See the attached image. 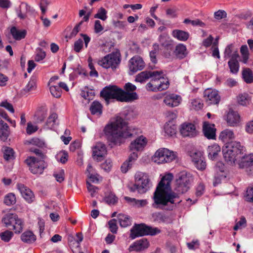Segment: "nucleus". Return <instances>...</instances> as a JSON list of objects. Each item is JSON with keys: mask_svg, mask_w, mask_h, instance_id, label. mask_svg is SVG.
Returning a JSON list of instances; mask_svg holds the SVG:
<instances>
[{"mask_svg": "<svg viewBox=\"0 0 253 253\" xmlns=\"http://www.w3.org/2000/svg\"><path fill=\"white\" fill-rule=\"evenodd\" d=\"M204 97L206 102L209 104H217L220 100L218 91L215 89L208 88L204 92Z\"/></svg>", "mask_w": 253, "mask_h": 253, "instance_id": "ddd939ff", "label": "nucleus"}, {"mask_svg": "<svg viewBox=\"0 0 253 253\" xmlns=\"http://www.w3.org/2000/svg\"><path fill=\"white\" fill-rule=\"evenodd\" d=\"M107 10L104 7H101L98 9L97 13L94 15V17L105 21L107 18Z\"/></svg>", "mask_w": 253, "mask_h": 253, "instance_id": "c03bdc74", "label": "nucleus"}, {"mask_svg": "<svg viewBox=\"0 0 253 253\" xmlns=\"http://www.w3.org/2000/svg\"><path fill=\"white\" fill-rule=\"evenodd\" d=\"M21 240L27 244H32L36 240V236L31 231H26L21 235Z\"/></svg>", "mask_w": 253, "mask_h": 253, "instance_id": "c756f323", "label": "nucleus"}, {"mask_svg": "<svg viewBox=\"0 0 253 253\" xmlns=\"http://www.w3.org/2000/svg\"><path fill=\"white\" fill-rule=\"evenodd\" d=\"M203 107V103L200 99H194L191 100V109L199 110Z\"/></svg>", "mask_w": 253, "mask_h": 253, "instance_id": "de8ad7c7", "label": "nucleus"}, {"mask_svg": "<svg viewBox=\"0 0 253 253\" xmlns=\"http://www.w3.org/2000/svg\"><path fill=\"white\" fill-rule=\"evenodd\" d=\"M238 164L240 169H246L248 174H252V171L253 170V154L243 156Z\"/></svg>", "mask_w": 253, "mask_h": 253, "instance_id": "2eb2a0df", "label": "nucleus"}, {"mask_svg": "<svg viewBox=\"0 0 253 253\" xmlns=\"http://www.w3.org/2000/svg\"><path fill=\"white\" fill-rule=\"evenodd\" d=\"M172 36L180 41H186L189 37V34L188 32L180 30H174L172 32Z\"/></svg>", "mask_w": 253, "mask_h": 253, "instance_id": "7c9ffc66", "label": "nucleus"}, {"mask_svg": "<svg viewBox=\"0 0 253 253\" xmlns=\"http://www.w3.org/2000/svg\"><path fill=\"white\" fill-rule=\"evenodd\" d=\"M145 66V63L142 57L139 56L132 57L128 62V67L131 74L138 71L143 70Z\"/></svg>", "mask_w": 253, "mask_h": 253, "instance_id": "9b49d317", "label": "nucleus"}, {"mask_svg": "<svg viewBox=\"0 0 253 253\" xmlns=\"http://www.w3.org/2000/svg\"><path fill=\"white\" fill-rule=\"evenodd\" d=\"M220 150V146L217 144H213L211 146H209L208 152L209 159L211 160H216Z\"/></svg>", "mask_w": 253, "mask_h": 253, "instance_id": "a878e982", "label": "nucleus"}, {"mask_svg": "<svg viewBox=\"0 0 253 253\" xmlns=\"http://www.w3.org/2000/svg\"><path fill=\"white\" fill-rule=\"evenodd\" d=\"M50 91L53 96L56 98L60 97L62 93V90L60 87L57 85H53L50 87Z\"/></svg>", "mask_w": 253, "mask_h": 253, "instance_id": "8fccbe9b", "label": "nucleus"}, {"mask_svg": "<svg viewBox=\"0 0 253 253\" xmlns=\"http://www.w3.org/2000/svg\"><path fill=\"white\" fill-rule=\"evenodd\" d=\"M225 120L229 126H234L240 123V116L237 112L230 109L225 115Z\"/></svg>", "mask_w": 253, "mask_h": 253, "instance_id": "a211bd4d", "label": "nucleus"}, {"mask_svg": "<svg viewBox=\"0 0 253 253\" xmlns=\"http://www.w3.org/2000/svg\"><path fill=\"white\" fill-rule=\"evenodd\" d=\"M16 200L15 195L12 193H9L4 197L3 202L8 206L14 205L16 203Z\"/></svg>", "mask_w": 253, "mask_h": 253, "instance_id": "a19ab883", "label": "nucleus"}, {"mask_svg": "<svg viewBox=\"0 0 253 253\" xmlns=\"http://www.w3.org/2000/svg\"><path fill=\"white\" fill-rule=\"evenodd\" d=\"M13 236V232L9 230H6L0 234L1 239L5 242H9Z\"/></svg>", "mask_w": 253, "mask_h": 253, "instance_id": "3c124183", "label": "nucleus"}, {"mask_svg": "<svg viewBox=\"0 0 253 253\" xmlns=\"http://www.w3.org/2000/svg\"><path fill=\"white\" fill-rule=\"evenodd\" d=\"M31 10V6L26 2H22L16 12L18 17L21 19H24L27 17V13Z\"/></svg>", "mask_w": 253, "mask_h": 253, "instance_id": "5701e85b", "label": "nucleus"}, {"mask_svg": "<svg viewBox=\"0 0 253 253\" xmlns=\"http://www.w3.org/2000/svg\"><path fill=\"white\" fill-rule=\"evenodd\" d=\"M3 157L5 160L8 161L14 159V151L10 147H4L3 148Z\"/></svg>", "mask_w": 253, "mask_h": 253, "instance_id": "37998d69", "label": "nucleus"}, {"mask_svg": "<svg viewBox=\"0 0 253 253\" xmlns=\"http://www.w3.org/2000/svg\"><path fill=\"white\" fill-rule=\"evenodd\" d=\"M0 107H2L5 108L6 110H7L11 113H13L14 112V110L12 105L10 103L8 102L6 100L2 101L0 103Z\"/></svg>", "mask_w": 253, "mask_h": 253, "instance_id": "0e129e2a", "label": "nucleus"}, {"mask_svg": "<svg viewBox=\"0 0 253 253\" xmlns=\"http://www.w3.org/2000/svg\"><path fill=\"white\" fill-rule=\"evenodd\" d=\"M30 151L34 153L38 156V158H36L39 160H44L46 158V156L40 149L37 148H31Z\"/></svg>", "mask_w": 253, "mask_h": 253, "instance_id": "680f3d73", "label": "nucleus"}, {"mask_svg": "<svg viewBox=\"0 0 253 253\" xmlns=\"http://www.w3.org/2000/svg\"><path fill=\"white\" fill-rule=\"evenodd\" d=\"M118 198L113 194L110 193L105 198V201L107 204L114 205L118 202Z\"/></svg>", "mask_w": 253, "mask_h": 253, "instance_id": "864d4df0", "label": "nucleus"}, {"mask_svg": "<svg viewBox=\"0 0 253 253\" xmlns=\"http://www.w3.org/2000/svg\"><path fill=\"white\" fill-rule=\"evenodd\" d=\"M187 246L189 250H195L197 249H199L200 247V243L199 241L197 240H194L191 242L187 243Z\"/></svg>", "mask_w": 253, "mask_h": 253, "instance_id": "774afa93", "label": "nucleus"}, {"mask_svg": "<svg viewBox=\"0 0 253 253\" xmlns=\"http://www.w3.org/2000/svg\"><path fill=\"white\" fill-rule=\"evenodd\" d=\"M36 88V82L34 80H31L27 84L24 90L26 92H30L34 90Z\"/></svg>", "mask_w": 253, "mask_h": 253, "instance_id": "338daca9", "label": "nucleus"}, {"mask_svg": "<svg viewBox=\"0 0 253 253\" xmlns=\"http://www.w3.org/2000/svg\"><path fill=\"white\" fill-rule=\"evenodd\" d=\"M181 100V98L179 95L170 94L165 97L164 102L167 106L174 107L179 105Z\"/></svg>", "mask_w": 253, "mask_h": 253, "instance_id": "4be33fe9", "label": "nucleus"}, {"mask_svg": "<svg viewBox=\"0 0 253 253\" xmlns=\"http://www.w3.org/2000/svg\"><path fill=\"white\" fill-rule=\"evenodd\" d=\"M106 152L107 150L105 144L101 142H98L93 148L92 157L97 161H101L106 154Z\"/></svg>", "mask_w": 253, "mask_h": 253, "instance_id": "f3484780", "label": "nucleus"}, {"mask_svg": "<svg viewBox=\"0 0 253 253\" xmlns=\"http://www.w3.org/2000/svg\"><path fill=\"white\" fill-rule=\"evenodd\" d=\"M113 26L117 28H118L119 29L121 30H124L126 25L127 23L126 21H115L113 20L112 22Z\"/></svg>", "mask_w": 253, "mask_h": 253, "instance_id": "bf43d9fd", "label": "nucleus"}, {"mask_svg": "<svg viewBox=\"0 0 253 253\" xmlns=\"http://www.w3.org/2000/svg\"><path fill=\"white\" fill-rule=\"evenodd\" d=\"M104 132L108 141L114 144H120L122 138L130 137L133 134L127 123L121 117L106 125Z\"/></svg>", "mask_w": 253, "mask_h": 253, "instance_id": "f03ea898", "label": "nucleus"}, {"mask_svg": "<svg viewBox=\"0 0 253 253\" xmlns=\"http://www.w3.org/2000/svg\"><path fill=\"white\" fill-rule=\"evenodd\" d=\"M27 32L25 30H19L15 26L12 27L10 29V34L13 38L16 41H20L24 39Z\"/></svg>", "mask_w": 253, "mask_h": 253, "instance_id": "cd10ccee", "label": "nucleus"}, {"mask_svg": "<svg viewBox=\"0 0 253 253\" xmlns=\"http://www.w3.org/2000/svg\"><path fill=\"white\" fill-rule=\"evenodd\" d=\"M46 56L45 52L41 48H38L35 57V60L37 62H40L43 60Z\"/></svg>", "mask_w": 253, "mask_h": 253, "instance_id": "603ef678", "label": "nucleus"}, {"mask_svg": "<svg viewBox=\"0 0 253 253\" xmlns=\"http://www.w3.org/2000/svg\"><path fill=\"white\" fill-rule=\"evenodd\" d=\"M120 62V58L117 53H112L104 56L98 62V64L104 68L115 69Z\"/></svg>", "mask_w": 253, "mask_h": 253, "instance_id": "1a4fd4ad", "label": "nucleus"}, {"mask_svg": "<svg viewBox=\"0 0 253 253\" xmlns=\"http://www.w3.org/2000/svg\"><path fill=\"white\" fill-rule=\"evenodd\" d=\"M240 53L242 55V59L240 61L244 64H247L249 58V52L247 45H243L240 48Z\"/></svg>", "mask_w": 253, "mask_h": 253, "instance_id": "e433bc0d", "label": "nucleus"}, {"mask_svg": "<svg viewBox=\"0 0 253 253\" xmlns=\"http://www.w3.org/2000/svg\"><path fill=\"white\" fill-rule=\"evenodd\" d=\"M221 162H218L216 163L214 167V170L215 173L214 177V180L213 185L214 187L216 186L218 184H220L221 181L220 172H221Z\"/></svg>", "mask_w": 253, "mask_h": 253, "instance_id": "2f4dec72", "label": "nucleus"}, {"mask_svg": "<svg viewBox=\"0 0 253 253\" xmlns=\"http://www.w3.org/2000/svg\"><path fill=\"white\" fill-rule=\"evenodd\" d=\"M90 111L92 115L100 116L102 113V105L97 101H94L91 104Z\"/></svg>", "mask_w": 253, "mask_h": 253, "instance_id": "473e14b6", "label": "nucleus"}, {"mask_svg": "<svg viewBox=\"0 0 253 253\" xmlns=\"http://www.w3.org/2000/svg\"><path fill=\"white\" fill-rule=\"evenodd\" d=\"M100 96L104 99L107 104L111 99H116L121 102H130L138 98L136 92H125L116 85H109L105 87L101 91Z\"/></svg>", "mask_w": 253, "mask_h": 253, "instance_id": "7ed1b4c3", "label": "nucleus"}, {"mask_svg": "<svg viewBox=\"0 0 253 253\" xmlns=\"http://www.w3.org/2000/svg\"><path fill=\"white\" fill-rule=\"evenodd\" d=\"M246 201L253 202V187L248 188L245 195Z\"/></svg>", "mask_w": 253, "mask_h": 253, "instance_id": "13d9d810", "label": "nucleus"}, {"mask_svg": "<svg viewBox=\"0 0 253 253\" xmlns=\"http://www.w3.org/2000/svg\"><path fill=\"white\" fill-rule=\"evenodd\" d=\"M246 219L245 217L242 216L240 218V220L237 221L236 225L234 227V229L235 230H237L239 229H242L246 226Z\"/></svg>", "mask_w": 253, "mask_h": 253, "instance_id": "5fc2aeb1", "label": "nucleus"}, {"mask_svg": "<svg viewBox=\"0 0 253 253\" xmlns=\"http://www.w3.org/2000/svg\"><path fill=\"white\" fill-rule=\"evenodd\" d=\"M135 181L139 187V193H146L151 187V183L148 176L139 173L135 175Z\"/></svg>", "mask_w": 253, "mask_h": 253, "instance_id": "9d476101", "label": "nucleus"}, {"mask_svg": "<svg viewBox=\"0 0 253 253\" xmlns=\"http://www.w3.org/2000/svg\"><path fill=\"white\" fill-rule=\"evenodd\" d=\"M230 72L233 74H237L239 70V63L237 60L234 58L230 59L228 62Z\"/></svg>", "mask_w": 253, "mask_h": 253, "instance_id": "f704fd0d", "label": "nucleus"}, {"mask_svg": "<svg viewBox=\"0 0 253 253\" xmlns=\"http://www.w3.org/2000/svg\"><path fill=\"white\" fill-rule=\"evenodd\" d=\"M129 238L134 239L136 238L145 235H155L160 232V230L157 228H153L147 226L144 223L135 224L130 229Z\"/></svg>", "mask_w": 253, "mask_h": 253, "instance_id": "39448f33", "label": "nucleus"}, {"mask_svg": "<svg viewBox=\"0 0 253 253\" xmlns=\"http://www.w3.org/2000/svg\"><path fill=\"white\" fill-rule=\"evenodd\" d=\"M18 216L15 214L8 213L4 215L2 218V222L4 224L5 226L9 228L16 221Z\"/></svg>", "mask_w": 253, "mask_h": 253, "instance_id": "bb28decb", "label": "nucleus"}, {"mask_svg": "<svg viewBox=\"0 0 253 253\" xmlns=\"http://www.w3.org/2000/svg\"><path fill=\"white\" fill-rule=\"evenodd\" d=\"M173 54L179 59L184 58L187 55L186 46L181 43L178 44L176 46Z\"/></svg>", "mask_w": 253, "mask_h": 253, "instance_id": "b1692460", "label": "nucleus"}, {"mask_svg": "<svg viewBox=\"0 0 253 253\" xmlns=\"http://www.w3.org/2000/svg\"><path fill=\"white\" fill-rule=\"evenodd\" d=\"M17 187L26 202L30 204L34 201L35 196L30 189L22 183L17 184Z\"/></svg>", "mask_w": 253, "mask_h": 253, "instance_id": "dca6fc26", "label": "nucleus"}, {"mask_svg": "<svg viewBox=\"0 0 253 253\" xmlns=\"http://www.w3.org/2000/svg\"><path fill=\"white\" fill-rule=\"evenodd\" d=\"M23 221L18 217L11 229L13 230L15 233H20L23 230Z\"/></svg>", "mask_w": 253, "mask_h": 253, "instance_id": "79ce46f5", "label": "nucleus"}, {"mask_svg": "<svg viewBox=\"0 0 253 253\" xmlns=\"http://www.w3.org/2000/svg\"><path fill=\"white\" fill-rule=\"evenodd\" d=\"M203 131L205 136L209 139H215L216 128L214 124L205 122L203 126Z\"/></svg>", "mask_w": 253, "mask_h": 253, "instance_id": "6ab92c4d", "label": "nucleus"}, {"mask_svg": "<svg viewBox=\"0 0 253 253\" xmlns=\"http://www.w3.org/2000/svg\"><path fill=\"white\" fill-rule=\"evenodd\" d=\"M149 246V242L146 239L143 238L137 240L131 244L128 248L129 252L132 251L140 252L147 248Z\"/></svg>", "mask_w": 253, "mask_h": 253, "instance_id": "aec40b11", "label": "nucleus"}, {"mask_svg": "<svg viewBox=\"0 0 253 253\" xmlns=\"http://www.w3.org/2000/svg\"><path fill=\"white\" fill-rule=\"evenodd\" d=\"M171 174L163 177L154 193V203L152 206L156 209H164L169 203L174 204L175 199L179 194L187 192L190 188L193 177L190 174L185 171L181 172L175 181V187L172 191L170 184L172 179Z\"/></svg>", "mask_w": 253, "mask_h": 253, "instance_id": "f257e3e1", "label": "nucleus"}, {"mask_svg": "<svg viewBox=\"0 0 253 253\" xmlns=\"http://www.w3.org/2000/svg\"><path fill=\"white\" fill-rule=\"evenodd\" d=\"M234 45L231 43L228 45L224 50V58H230L232 55V53L234 50Z\"/></svg>", "mask_w": 253, "mask_h": 253, "instance_id": "4d7b16f0", "label": "nucleus"}, {"mask_svg": "<svg viewBox=\"0 0 253 253\" xmlns=\"http://www.w3.org/2000/svg\"><path fill=\"white\" fill-rule=\"evenodd\" d=\"M245 151V148L239 142L234 141L226 143L222 147V155L225 161L229 165L235 163V161Z\"/></svg>", "mask_w": 253, "mask_h": 253, "instance_id": "20e7f679", "label": "nucleus"}, {"mask_svg": "<svg viewBox=\"0 0 253 253\" xmlns=\"http://www.w3.org/2000/svg\"><path fill=\"white\" fill-rule=\"evenodd\" d=\"M8 126L3 121L0 119V139L1 140H6L9 134Z\"/></svg>", "mask_w": 253, "mask_h": 253, "instance_id": "c85d7f7f", "label": "nucleus"}, {"mask_svg": "<svg viewBox=\"0 0 253 253\" xmlns=\"http://www.w3.org/2000/svg\"><path fill=\"white\" fill-rule=\"evenodd\" d=\"M165 133L169 136H172L176 132V126L170 123H167L164 126Z\"/></svg>", "mask_w": 253, "mask_h": 253, "instance_id": "4c0bfd02", "label": "nucleus"}, {"mask_svg": "<svg viewBox=\"0 0 253 253\" xmlns=\"http://www.w3.org/2000/svg\"><path fill=\"white\" fill-rule=\"evenodd\" d=\"M219 39V37H217L216 38L215 41L213 42L212 43V55L213 57H216L218 58H220L219 50L217 46Z\"/></svg>", "mask_w": 253, "mask_h": 253, "instance_id": "09e8293b", "label": "nucleus"}, {"mask_svg": "<svg viewBox=\"0 0 253 253\" xmlns=\"http://www.w3.org/2000/svg\"><path fill=\"white\" fill-rule=\"evenodd\" d=\"M138 157L137 153L133 152L129 156L128 160L124 162L122 166L121 169L123 172L126 173L127 172L128 169L131 168L132 165V162L136 160Z\"/></svg>", "mask_w": 253, "mask_h": 253, "instance_id": "393cba45", "label": "nucleus"}, {"mask_svg": "<svg viewBox=\"0 0 253 253\" xmlns=\"http://www.w3.org/2000/svg\"><path fill=\"white\" fill-rule=\"evenodd\" d=\"M163 72L160 71H147L140 72L135 77V81L137 82L143 83L149 78H155V79H160L162 77Z\"/></svg>", "mask_w": 253, "mask_h": 253, "instance_id": "f8f14e48", "label": "nucleus"}, {"mask_svg": "<svg viewBox=\"0 0 253 253\" xmlns=\"http://www.w3.org/2000/svg\"><path fill=\"white\" fill-rule=\"evenodd\" d=\"M190 156L192 158V160L194 164H195L196 162H198L199 161L201 160L203 158L202 157L201 153L199 151L191 152Z\"/></svg>", "mask_w": 253, "mask_h": 253, "instance_id": "6e6d98bb", "label": "nucleus"}, {"mask_svg": "<svg viewBox=\"0 0 253 253\" xmlns=\"http://www.w3.org/2000/svg\"><path fill=\"white\" fill-rule=\"evenodd\" d=\"M146 144L147 140L146 138L141 135L130 143L129 146L130 150L136 151H141L144 149Z\"/></svg>", "mask_w": 253, "mask_h": 253, "instance_id": "412c9836", "label": "nucleus"}, {"mask_svg": "<svg viewBox=\"0 0 253 253\" xmlns=\"http://www.w3.org/2000/svg\"><path fill=\"white\" fill-rule=\"evenodd\" d=\"M234 135L233 132L228 129H226L222 131V139H231L234 138Z\"/></svg>", "mask_w": 253, "mask_h": 253, "instance_id": "e2e57ef3", "label": "nucleus"}, {"mask_svg": "<svg viewBox=\"0 0 253 253\" xmlns=\"http://www.w3.org/2000/svg\"><path fill=\"white\" fill-rule=\"evenodd\" d=\"M238 103L242 106H247L249 104L250 98L247 93L240 94L237 96Z\"/></svg>", "mask_w": 253, "mask_h": 253, "instance_id": "58836bf2", "label": "nucleus"}, {"mask_svg": "<svg viewBox=\"0 0 253 253\" xmlns=\"http://www.w3.org/2000/svg\"><path fill=\"white\" fill-rule=\"evenodd\" d=\"M159 50V45L154 44L153 45V50L150 52V57L151 61L153 64H156L157 62L156 55L158 53Z\"/></svg>", "mask_w": 253, "mask_h": 253, "instance_id": "49530a36", "label": "nucleus"}, {"mask_svg": "<svg viewBox=\"0 0 253 253\" xmlns=\"http://www.w3.org/2000/svg\"><path fill=\"white\" fill-rule=\"evenodd\" d=\"M57 118L58 116L55 113H52L50 115L46 122V126L47 128H52L56 124V122Z\"/></svg>", "mask_w": 253, "mask_h": 253, "instance_id": "ea45409f", "label": "nucleus"}, {"mask_svg": "<svg viewBox=\"0 0 253 253\" xmlns=\"http://www.w3.org/2000/svg\"><path fill=\"white\" fill-rule=\"evenodd\" d=\"M242 74L243 78L246 83L251 84L253 83V73L250 68H244Z\"/></svg>", "mask_w": 253, "mask_h": 253, "instance_id": "72a5a7b5", "label": "nucleus"}, {"mask_svg": "<svg viewBox=\"0 0 253 253\" xmlns=\"http://www.w3.org/2000/svg\"><path fill=\"white\" fill-rule=\"evenodd\" d=\"M226 17V12L222 10V29L224 30H226L232 26V24L230 22H228L227 20L225 19Z\"/></svg>", "mask_w": 253, "mask_h": 253, "instance_id": "052dcab7", "label": "nucleus"}, {"mask_svg": "<svg viewBox=\"0 0 253 253\" xmlns=\"http://www.w3.org/2000/svg\"><path fill=\"white\" fill-rule=\"evenodd\" d=\"M46 117V113L42 110L38 111L35 116L34 119L37 123H42Z\"/></svg>", "mask_w": 253, "mask_h": 253, "instance_id": "a18cd8bd", "label": "nucleus"}, {"mask_svg": "<svg viewBox=\"0 0 253 253\" xmlns=\"http://www.w3.org/2000/svg\"><path fill=\"white\" fill-rule=\"evenodd\" d=\"M150 82L148 83L146 88L148 90L152 91H162L166 89L169 86V81L168 79L164 77V73L160 79H155L154 77L151 78Z\"/></svg>", "mask_w": 253, "mask_h": 253, "instance_id": "0eeeda50", "label": "nucleus"}, {"mask_svg": "<svg viewBox=\"0 0 253 253\" xmlns=\"http://www.w3.org/2000/svg\"><path fill=\"white\" fill-rule=\"evenodd\" d=\"M109 228L111 232L116 233L118 230V226L116 223V220L113 219L108 222Z\"/></svg>", "mask_w": 253, "mask_h": 253, "instance_id": "69168bd1", "label": "nucleus"}, {"mask_svg": "<svg viewBox=\"0 0 253 253\" xmlns=\"http://www.w3.org/2000/svg\"><path fill=\"white\" fill-rule=\"evenodd\" d=\"M118 218L120 225L122 227H126L131 224L130 219L127 215L124 214H119Z\"/></svg>", "mask_w": 253, "mask_h": 253, "instance_id": "c9c22d12", "label": "nucleus"}, {"mask_svg": "<svg viewBox=\"0 0 253 253\" xmlns=\"http://www.w3.org/2000/svg\"><path fill=\"white\" fill-rule=\"evenodd\" d=\"M180 132L183 137H194L198 132L195 126L192 123H183L181 125Z\"/></svg>", "mask_w": 253, "mask_h": 253, "instance_id": "4468645a", "label": "nucleus"}, {"mask_svg": "<svg viewBox=\"0 0 253 253\" xmlns=\"http://www.w3.org/2000/svg\"><path fill=\"white\" fill-rule=\"evenodd\" d=\"M174 152L165 148L159 149L152 157V160L158 164L170 163L176 158Z\"/></svg>", "mask_w": 253, "mask_h": 253, "instance_id": "423d86ee", "label": "nucleus"}, {"mask_svg": "<svg viewBox=\"0 0 253 253\" xmlns=\"http://www.w3.org/2000/svg\"><path fill=\"white\" fill-rule=\"evenodd\" d=\"M25 161L33 174H42L47 166L44 160H39L34 157H30Z\"/></svg>", "mask_w": 253, "mask_h": 253, "instance_id": "6e6552de", "label": "nucleus"}]
</instances>
